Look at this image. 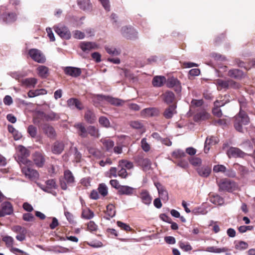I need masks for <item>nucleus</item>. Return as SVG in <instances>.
Returning a JSON list of instances; mask_svg holds the SVG:
<instances>
[{
    "label": "nucleus",
    "instance_id": "obj_16",
    "mask_svg": "<svg viewBox=\"0 0 255 255\" xmlns=\"http://www.w3.org/2000/svg\"><path fill=\"white\" fill-rule=\"evenodd\" d=\"M37 83V79L35 78H28L20 80L22 86L32 88H34Z\"/></svg>",
    "mask_w": 255,
    "mask_h": 255
},
{
    "label": "nucleus",
    "instance_id": "obj_61",
    "mask_svg": "<svg viewBox=\"0 0 255 255\" xmlns=\"http://www.w3.org/2000/svg\"><path fill=\"white\" fill-rule=\"evenodd\" d=\"M253 229V226H241L238 228V230L241 233H244L247 231H251Z\"/></svg>",
    "mask_w": 255,
    "mask_h": 255
},
{
    "label": "nucleus",
    "instance_id": "obj_60",
    "mask_svg": "<svg viewBox=\"0 0 255 255\" xmlns=\"http://www.w3.org/2000/svg\"><path fill=\"white\" fill-rule=\"evenodd\" d=\"M98 46L95 43L84 42L82 43L81 48H97Z\"/></svg>",
    "mask_w": 255,
    "mask_h": 255
},
{
    "label": "nucleus",
    "instance_id": "obj_42",
    "mask_svg": "<svg viewBox=\"0 0 255 255\" xmlns=\"http://www.w3.org/2000/svg\"><path fill=\"white\" fill-rule=\"evenodd\" d=\"M94 216V213L89 209L86 208L83 210L82 216L83 218L86 219H91L93 218Z\"/></svg>",
    "mask_w": 255,
    "mask_h": 255
},
{
    "label": "nucleus",
    "instance_id": "obj_46",
    "mask_svg": "<svg viewBox=\"0 0 255 255\" xmlns=\"http://www.w3.org/2000/svg\"><path fill=\"white\" fill-rule=\"evenodd\" d=\"M179 246L185 252H188L192 249L191 246L187 242H180Z\"/></svg>",
    "mask_w": 255,
    "mask_h": 255
},
{
    "label": "nucleus",
    "instance_id": "obj_33",
    "mask_svg": "<svg viewBox=\"0 0 255 255\" xmlns=\"http://www.w3.org/2000/svg\"><path fill=\"white\" fill-rule=\"evenodd\" d=\"M77 3L80 8L84 10H89L92 7L90 0H77Z\"/></svg>",
    "mask_w": 255,
    "mask_h": 255
},
{
    "label": "nucleus",
    "instance_id": "obj_7",
    "mask_svg": "<svg viewBox=\"0 0 255 255\" xmlns=\"http://www.w3.org/2000/svg\"><path fill=\"white\" fill-rule=\"evenodd\" d=\"M53 28L56 33L62 38L69 39L71 37V33L67 27L65 26L58 27L54 26Z\"/></svg>",
    "mask_w": 255,
    "mask_h": 255
},
{
    "label": "nucleus",
    "instance_id": "obj_23",
    "mask_svg": "<svg viewBox=\"0 0 255 255\" xmlns=\"http://www.w3.org/2000/svg\"><path fill=\"white\" fill-rule=\"evenodd\" d=\"M64 145L62 142L56 141L52 146V152L54 154H59L63 151Z\"/></svg>",
    "mask_w": 255,
    "mask_h": 255
},
{
    "label": "nucleus",
    "instance_id": "obj_5",
    "mask_svg": "<svg viewBox=\"0 0 255 255\" xmlns=\"http://www.w3.org/2000/svg\"><path fill=\"white\" fill-rule=\"evenodd\" d=\"M29 54L33 60L38 63H43L46 60L44 55L38 49H30Z\"/></svg>",
    "mask_w": 255,
    "mask_h": 255
},
{
    "label": "nucleus",
    "instance_id": "obj_17",
    "mask_svg": "<svg viewBox=\"0 0 255 255\" xmlns=\"http://www.w3.org/2000/svg\"><path fill=\"white\" fill-rule=\"evenodd\" d=\"M219 142V139L216 137H207L205 142L204 152L208 153L210 150V146L215 145Z\"/></svg>",
    "mask_w": 255,
    "mask_h": 255
},
{
    "label": "nucleus",
    "instance_id": "obj_50",
    "mask_svg": "<svg viewBox=\"0 0 255 255\" xmlns=\"http://www.w3.org/2000/svg\"><path fill=\"white\" fill-rule=\"evenodd\" d=\"M89 153L97 158H100L102 156V152L98 149L95 148H90Z\"/></svg>",
    "mask_w": 255,
    "mask_h": 255
},
{
    "label": "nucleus",
    "instance_id": "obj_54",
    "mask_svg": "<svg viewBox=\"0 0 255 255\" xmlns=\"http://www.w3.org/2000/svg\"><path fill=\"white\" fill-rule=\"evenodd\" d=\"M226 167L223 165H216L213 167V171L215 172L224 173L226 171Z\"/></svg>",
    "mask_w": 255,
    "mask_h": 255
},
{
    "label": "nucleus",
    "instance_id": "obj_55",
    "mask_svg": "<svg viewBox=\"0 0 255 255\" xmlns=\"http://www.w3.org/2000/svg\"><path fill=\"white\" fill-rule=\"evenodd\" d=\"M178 83L179 81L177 79L171 78L168 80L167 85L168 87H173L175 86H176L177 84H178Z\"/></svg>",
    "mask_w": 255,
    "mask_h": 255
},
{
    "label": "nucleus",
    "instance_id": "obj_26",
    "mask_svg": "<svg viewBox=\"0 0 255 255\" xmlns=\"http://www.w3.org/2000/svg\"><path fill=\"white\" fill-rule=\"evenodd\" d=\"M176 106L175 104L170 105L166 108L164 112L163 115L166 119L171 118L176 112Z\"/></svg>",
    "mask_w": 255,
    "mask_h": 255
},
{
    "label": "nucleus",
    "instance_id": "obj_10",
    "mask_svg": "<svg viewBox=\"0 0 255 255\" xmlns=\"http://www.w3.org/2000/svg\"><path fill=\"white\" fill-rule=\"evenodd\" d=\"M135 192V188L127 185H122L118 190L119 194L121 195L131 196L134 194Z\"/></svg>",
    "mask_w": 255,
    "mask_h": 255
},
{
    "label": "nucleus",
    "instance_id": "obj_32",
    "mask_svg": "<svg viewBox=\"0 0 255 255\" xmlns=\"http://www.w3.org/2000/svg\"><path fill=\"white\" fill-rule=\"evenodd\" d=\"M3 20L6 23H11L16 19V14L13 12L5 13L2 16Z\"/></svg>",
    "mask_w": 255,
    "mask_h": 255
},
{
    "label": "nucleus",
    "instance_id": "obj_38",
    "mask_svg": "<svg viewBox=\"0 0 255 255\" xmlns=\"http://www.w3.org/2000/svg\"><path fill=\"white\" fill-rule=\"evenodd\" d=\"M45 183L47 188L45 189L46 190V192L51 193L52 189L56 188L57 185L54 179L48 180Z\"/></svg>",
    "mask_w": 255,
    "mask_h": 255
},
{
    "label": "nucleus",
    "instance_id": "obj_36",
    "mask_svg": "<svg viewBox=\"0 0 255 255\" xmlns=\"http://www.w3.org/2000/svg\"><path fill=\"white\" fill-rule=\"evenodd\" d=\"M46 91L45 89H37L36 90H30L28 93V97L29 98H33L41 95L46 94Z\"/></svg>",
    "mask_w": 255,
    "mask_h": 255
},
{
    "label": "nucleus",
    "instance_id": "obj_12",
    "mask_svg": "<svg viewBox=\"0 0 255 255\" xmlns=\"http://www.w3.org/2000/svg\"><path fill=\"white\" fill-rule=\"evenodd\" d=\"M74 127L77 129L78 135L82 138H86L88 136L87 128L84 126L82 123H76Z\"/></svg>",
    "mask_w": 255,
    "mask_h": 255
},
{
    "label": "nucleus",
    "instance_id": "obj_52",
    "mask_svg": "<svg viewBox=\"0 0 255 255\" xmlns=\"http://www.w3.org/2000/svg\"><path fill=\"white\" fill-rule=\"evenodd\" d=\"M154 109L151 108H148L143 109L141 114L143 116H152Z\"/></svg>",
    "mask_w": 255,
    "mask_h": 255
},
{
    "label": "nucleus",
    "instance_id": "obj_19",
    "mask_svg": "<svg viewBox=\"0 0 255 255\" xmlns=\"http://www.w3.org/2000/svg\"><path fill=\"white\" fill-rule=\"evenodd\" d=\"M139 197L143 204L148 206L151 204L152 197L147 191L145 190H142Z\"/></svg>",
    "mask_w": 255,
    "mask_h": 255
},
{
    "label": "nucleus",
    "instance_id": "obj_21",
    "mask_svg": "<svg viewBox=\"0 0 255 255\" xmlns=\"http://www.w3.org/2000/svg\"><path fill=\"white\" fill-rule=\"evenodd\" d=\"M84 119L88 123L93 124L96 121L97 117L93 111L87 110L85 113Z\"/></svg>",
    "mask_w": 255,
    "mask_h": 255
},
{
    "label": "nucleus",
    "instance_id": "obj_39",
    "mask_svg": "<svg viewBox=\"0 0 255 255\" xmlns=\"http://www.w3.org/2000/svg\"><path fill=\"white\" fill-rule=\"evenodd\" d=\"M107 102L112 105L118 106L122 105L124 103V101L120 99L115 98L112 97L107 96Z\"/></svg>",
    "mask_w": 255,
    "mask_h": 255
},
{
    "label": "nucleus",
    "instance_id": "obj_29",
    "mask_svg": "<svg viewBox=\"0 0 255 255\" xmlns=\"http://www.w3.org/2000/svg\"><path fill=\"white\" fill-rule=\"evenodd\" d=\"M215 83L217 87L218 90H221L222 89H228L229 85L227 80H224L221 79H218L215 81Z\"/></svg>",
    "mask_w": 255,
    "mask_h": 255
},
{
    "label": "nucleus",
    "instance_id": "obj_8",
    "mask_svg": "<svg viewBox=\"0 0 255 255\" xmlns=\"http://www.w3.org/2000/svg\"><path fill=\"white\" fill-rule=\"evenodd\" d=\"M13 207L11 204L9 202H5L2 203L1 209L0 210V217L6 215H10L13 213Z\"/></svg>",
    "mask_w": 255,
    "mask_h": 255
},
{
    "label": "nucleus",
    "instance_id": "obj_34",
    "mask_svg": "<svg viewBox=\"0 0 255 255\" xmlns=\"http://www.w3.org/2000/svg\"><path fill=\"white\" fill-rule=\"evenodd\" d=\"M100 142L104 145L108 151H110L114 146V142L109 139L102 138Z\"/></svg>",
    "mask_w": 255,
    "mask_h": 255
},
{
    "label": "nucleus",
    "instance_id": "obj_1",
    "mask_svg": "<svg viewBox=\"0 0 255 255\" xmlns=\"http://www.w3.org/2000/svg\"><path fill=\"white\" fill-rule=\"evenodd\" d=\"M250 122L248 116L244 111H240L235 117L234 123L235 128L239 132H243V126L248 125Z\"/></svg>",
    "mask_w": 255,
    "mask_h": 255
},
{
    "label": "nucleus",
    "instance_id": "obj_49",
    "mask_svg": "<svg viewBox=\"0 0 255 255\" xmlns=\"http://www.w3.org/2000/svg\"><path fill=\"white\" fill-rule=\"evenodd\" d=\"M119 166L125 167L127 169H131L133 167V164L131 162L126 160H121L119 161Z\"/></svg>",
    "mask_w": 255,
    "mask_h": 255
},
{
    "label": "nucleus",
    "instance_id": "obj_62",
    "mask_svg": "<svg viewBox=\"0 0 255 255\" xmlns=\"http://www.w3.org/2000/svg\"><path fill=\"white\" fill-rule=\"evenodd\" d=\"M107 52L112 56H117L121 53L120 49H106Z\"/></svg>",
    "mask_w": 255,
    "mask_h": 255
},
{
    "label": "nucleus",
    "instance_id": "obj_48",
    "mask_svg": "<svg viewBox=\"0 0 255 255\" xmlns=\"http://www.w3.org/2000/svg\"><path fill=\"white\" fill-rule=\"evenodd\" d=\"M2 241L5 243L7 247L12 248L14 240L11 237L8 236H5L2 238Z\"/></svg>",
    "mask_w": 255,
    "mask_h": 255
},
{
    "label": "nucleus",
    "instance_id": "obj_9",
    "mask_svg": "<svg viewBox=\"0 0 255 255\" xmlns=\"http://www.w3.org/2000/svg\"><path fill=\"white\" fill-rule=\"evenodd\" d=\"M227 154L229 158L244 157L246 153L237 147H231L227 151Z\"/></svg>",
    "mask_w": 255,
    "mask_h": 255
},
{
    "label": "nucleus",
    "instance_id": "obj_40",
    "mask_svg": "<svg viewBox=\"0 0 255 255\" xmlns=\"http://www.w3.org/2000/svg\"><path fill=\"white\" fill-rule=\"evenodd\" d=\"M107 96L103 95H96L93 97V102L95 104H103L107 102Z\"/></svg>",
    "mask_w": 255,
    "mask_h": 255
},
{
    "label": "nucleus",
    "instance_id": "obj_25",
    "mask_svg": "<svg viewBox=\"0 0 255 255\" xmlns=\"http://www.w3.org/2000/svg\"><path fill=\"white\" fill-rule=\"evenodd\" d=\"M67 105L70 108H76L78 110H82L83 106L81 103L77 99L71 98L67 101Z\"/></svg>",
    "mask_w": 255,
    "mask_h": 255
},
{
    "label": "nucleus",
    "instance_id": "obj_18",
    "mask_svg": "<svg viewBox=\"0 0 255 255\" xmlns=\"http://www.w3.org/2000/svg\"><path fill=\"white\" fill-rule=\"evenodd\" d=\"M36 70L38 75L41 78H46L49 75V69L44 65H39Z\"/></svg>",
    "mask_w": 255,
    "mask_h": 255
},
{
    "label": "nucleus",
    "instance_id": "obj_63",
    "mask_svg": "<svg viewBox=\"0 0 255 255\" xmlns=\"http://www.w3.org/2000/svg\"><path fill=\"white\" fill-rule=\"evenodd\" d=\"M224 174L226 176L232 178L235 177L236 175V172L234 170L232 169H227V168L224 172Z\"/></svg>",
    "mask_w": 255,
    "mask_h": 255
},
{
    "label": "nucleus",
    "instance_id": "obj_27",
    "mask_svg": "<svg viewBox=\"0 0 255 255\" xmlns=\"http://www.w3.org/2000/svg\"><path fill=\"white\" fill-rule=\"evenodd\" d=\"M88 134L95 138H98L100 136V133L98 128L93 126H89L87 127Z\"/></svg>",
    "mask_w": 255,
    "mask_h": 255
},
{
    "label": "nucleus",
    "instance_id": "obj_35",
    "mask_svg": "<svg viewBox=\"0 0 255 255\" xmlns=\"http://www.w3.org/2000/svg\"><path fill=\"white\" fill-rule=\"evenodd\" d=\"M9 75L20 83V80L22 79V78L27 76V74L24 71H15L10 72Z\"/></svg>",
    "mask_w": 255,
    "mask_h": 255
},
{
    "label": "nucleus",
    "instance_id": "obj_20",
    "mask_svg": "<svg viewBox=\"0 0 255 255\" xmlns=\"http://www.w3.org/2000/svg\"><path fill=\"white\" fill-rule=\"evenodd\" d=\"M33 159L36 165L39 167H42L45 162L43 155L42 153L38 152H36L33 155Z\"/></svg>",
    "mask_w": 255,
    "mask_h": 255
},
{
    "label": "nucleus",
    "instance_id": "obj_2",
    "mask_svg": "<svg viewBox=\"0 0 255 255\" xmlns=\"http://www.w3.org/2000/svg\"><path fill=\"white\" fill-rule=\"evenodd\" d=\"M31 163L20 165L22 173L25 177L31 180H36L39 177L38 172L30 166Z\"/></svg>",
    "mask_w": 255,
    "mask_h": 255
},
{
    "label": "nucleus",
    "instance_id": "obj_45",
    "mask_svg": "<svg viewBox=\"0 0 255 255\" xmlns=\"http://www.w3.org/2000/svg\"><path fill=\"white\" fill-rule=\"evenodd\" d=\"M140 143L141 148L144 151L147 152L150 150V145L147 142V139L146 138H143L141 139Z\"/></svg>",
    "mask_w": 255,
    "mask_h": 255
},
{
    "label": "nucleus",
    "instance_id": "obj_11",
    "mask_svg": "<svg viewBox=\"0 0 255 255\" xmlns=\"http://www.w3.org/2000/svg\"><path fill=\"white\" fill-rule=\"evenodd\" d=\"M43 132L50 138L54 139L56 136V132L54 128L48 125L44 124L42 127Z\"/></svg>",
    "mask_w": 255,
    "mask_h": 255
},
{
    "label": "nucleus",
    "instance_id": "obj_41",
    "mask_svg": "<svg viewBox=\"0 0 255 255\" xmlns=\"http://www.w3.org/2000/svg\"><path fill=\"white\" fill-rule=\"evenodd\" d=\"M99 122L101 126L106 128H109L111 127L110 121L104 116H101L99 118Z\"/></svg>",
    "mask_w": 255,
    "mask_h": 255
},
{
    "label": "nucleus",
    "instance_id": "obj_13",
    "mask_svg": "<svg viewBox=\"0 0 255 255\" xmlns=\"http://www.w3.org/2000/svg\"><path fill=\"white\" fill-rule=\"evenodd\" d=\"M65 73L69 76L77 77L81 74V70L80 68L74 67H66L64 69Z\"/></svg>",
    "mask_w": 255,
    "mask_h": 255
},
{
    "label": "nucleus",
    "instance_id": "obj_57",
    "mask_svg": "<svg viewBox=\"0 0 255 255\" xmlns=\"http://www.w3.org/2000/svg\"><path fill=\"white\" fill-rule=\"evenodd\" d=\"M228 82L229 85V89H239L240 88V84L238 83L233 81V80L229 79L228 80Z\"/></svg>",
    "mask_w": 255,
    "mask_h": 255
},
{
    "label": "nucleus",
    "instance_id": "obj_3",
    "mask_svg": "<svg viewBox=\"0 0 255 255\" xmlns=\"http://www.w3.org/2000/svg\"><path fill=\"white\" fill-rule=\"evenodd\" d=\"M75 178L72 173L69 170H66L64 173V177L60 179L61 188L66 190L67 189V185L72 186L74 183Z\"/></svg>",
    "mask_w": 255,
    "mask_h": 255
},
{
    "label": "nucleus",
    "instance_id": "obj_64",
    "mask_svg": "<svg viewBox=\"0 0 255 255\" xmlns=\"http://www.w3.org/2000/svg\"><path fill=\"white\" fill-rule=\"evenodd\" d=\"M191 164L194 166H197L201 163L202 160L198 157H193L190 160Z\"/></svg>",
    "mask_w": 255,
    "mask_h": 255
},
{
    "label": "nucleus",
    "instance_id": "obj_30",
    "mask_svg": "<svg viewBox=\"0 0 255 255\" xmlns=\"http://www.w3.org/2000/svg\"><path fill=\"white\" fill-rule=\"evenodd\" d=\"M42 114L43 115L44 118L47 121H55L60 119L59 115L53 112H50L47 114L42 113Z\"/></svg>",
    "mask_w": 255,
    "mask_h": 255
},
{
    "label": "nucleus",
    "instance_id": "obj_24",
    "mask_svg": "<svg viewBox=\"0 0 255 255\" xmlns=\"http://www.w3.org/2000/svg\"><path fill=\"white\" fill-rule=\"evenodd\" d=\"M162 99L165 103L169 104L173 102L175 95L172 92L167 91L162 95Z\"/></svg>",
    "mask_w": 255,
    "mask_h": 255
},
{
    "label": "nucleus",
    "instance_id": "obj_44",
    "mask_svg": "<svg viewBox=\"0 0 255 255\" xmlns=\"http://www.w3.org/2000/svg\"><path fill=\"white\" fill-rule=\"evenodd\" d=\"M98 190L99 193L103 196L105 197L106 195H107L108 193V188L105 184H104V183L100 184L99 185Z\"/></svg>",
    "mask_w": 255,
    "mask_h": 255
},
{
    "label": "nucleus",
    "instance_id": "obj_53",
    "mask_svg": "<svg viewBox=\"0 0 255 255\" xmlns=\"http://www.w3.org/2000/svg\"><path fill=\"white\" fill-rule=\"evenodd\" d=\"M248 244L244 241H240L235 245V248L237 250H243L247 249Z\"/></svg>",
    "mask_w": 255,
    "mask_h": 255
},
{
    "label": "nucleus",
    "instance_id": "obj_15",
    "mask_svg": "<svg viewBox=\"0 0 255 255\" xmlns=\"http://www.w3.org/2000/svg\"><path fill=\"white\" fill-rule=\"evenodd\" d=\"M154 184L158 190L159 197L163 201L166 202L168 200L167 191L159 183H155Z\"/></svg>",
    "mask_w": 255,
    "mask_h": 255
},
{
    "label": "nucleus",
    "instance_id": "obj_4",
    "mask_svg": "<svg viewBox=\"0 0 255 255\" xmlns=\"http://www.w3.org/2000/svg\"><path fill=\"white\" fill-rule=\"evenodd\" d=\"M29 155V151L25 147L22 145L18 146L17 160L20 164L31 163L30 160L27 159Z\"/></svg>",
    "mask_w": 255,
    "mask_h": 255
},
{
    "label": "nucleus",
    "instance_id": "obj_37",
    "mask_svg": "<svg viewBox=\"0 0 255 255\" xmlns=\"http://www.w3.org/2000/svg\"><path fill=\"white\" fill-rule=\"evenodd\" d=\"M106 217L105 218L107 220H110L111 218H113L115 216L116 211L115 210V207L113 204H109L107 206V212L106 213Z\"/></svg>",
    "mask_w": 255,
    "mask_h": 255
},
{
    "label": "nucleus",
    "instance_id": "obj_22",
    "mask_svg": "<svg viewBox=\"0 0 255 255\" xmlns=\"http://www.w3.org/2000/svg\"><path fill=\"white\" fill-rule=\"evenodd\" d=\"M228 75L233 78L241 79L244 76L243 72L238 69H233L229 71Z\"/></svg>",
    "mask_w": 255,
    "mask_h": 255
},
{
    "label": "nucleus",
    "instance_id": "obj_43",
    "mask_svg": "<svg viewBox=\"0 0 255 255\" xmlns=\"http://www.w3.org/2000/svg\"><path fill=\"white\" fill-rule=\"evenodd\" d=\"M27 132L31 137L35 138L37 133V128L33 125H30L27 128Z\"/></svg>",
    "mask_w": 255,
    "mask_h": 255
},
{
    "label": "nucleus",
    "instance_id": "obj_47",
    "mask_svg": "<svg viewBox=\"0 0 255 255\" xmlns=\"http://www.w3.org/2000/svg\"><path fill=\"white\" fill-rule=\"evenodd\" d=\"M129 125L131 128L135 129H141L143 127L142 123L139 121H130Z\"/></svg>",
    "mask_w": 255,
    "mask_h": 255
},
{
    "label": "nucleus",
    "instance_id": "obj_58",
    "mask_svg": "<svg viewBox=\"0 0 255 255\" xmlns=\"http://www.w3.org/2000/svg\"><path fill=\"white\" fill-rule=\"evenodd\" d=\"M85 34L80 30H75L73 32V37L76 39H81L84 38Z\"/></svg>",
    "mask_w": 255,
    "mask_h": 255
},
{
    "label": "nucleus",
    "instance_id": "obj_51",
    "mask_svg": "<svg viewBox=\"0 0 255 255\" xmlns=\"http://www.w3.org/2000/svg\"><path fill=\"white\" fill-rule=\"evenodd\" d=\"M22 219L24 221L27 222H33L35 219L33 215L30 213L23 214L22 215Z\"/></svg>",
    "mask_w": 255,
    "mask_h": 255
},
{
    "label": "nucleus",
    "instance_id": "obj_14",
    "mask_svg": "<svg viewBox=\"0 0 255 255\" xmlns=\"http://www.w3.org/2000/svg\"><path fill=\"white\" fill-rule=\"evenodd\" d=\"M197 171L199 175L203 177H207L211 172V166L203 165L197 168Z\"/></svg>",
    "mask_w": 255,
    "mask_h": 255
},
{
    "label": "nucleus",
    "instance_id": "obj_31",
    "mask_svg": "<svg viewBox=\"0 0 255 255\" xmlns=\"http://www.w3.org/2000/svg\"><path fill=\"white\" fill-rule=\"evenodd\" d=\"M228 250V249L226 247L219 248L215 246H210L206 248L205 251L209 253L219 254L227 252Z\"/></svg>",
    "mask_w": 255,
    "mask_h": 255
},
{
    "label": "nucleus",
    "instance_id": "obj_59",
    "mask_svg": "<svg viewBox=\"0 0 255 255\" xmlns=\"http://www.w3.org/2000/svg\"><path fill=\"white\" fill-rule=\"evenodd\" d=\"M117 224L118 227L126 231L131 230V228L129 227V226L124 223H123L121 221H118Z\"/></svg>",
    "mask_w": 255,
    "mask_h": 255
},
{
    "label": "nucleus",
    "instance_id": "obj_28",
    "mask_svg": "<svg viewBox=\"0 0 255 255\" xmlns=\"http://www.w3.org/2000/svg\"><path fill=\"white\" fill-rule=\"evenodd\" d=\"M166 81V78L164 76H156L152 80V85L154 87H161Z\"/></svg>",
    "mask_w": 255,
    "mask_h": 255
},
{
    "label": "nucleus",
    "instance_id": "obj_56",
    "mask_svg": "<svg viewBox=\"0 0 255 255\" xmlns=\"http://www.w3.org/2000/svg\"><path fill=\"white\" fill-rule=\"evenodd\" d=\"M212 113L214 116L218 118H220L222 116V112L219 107L214 106V108L212 109Z\"/></svg>",
    "mask_w": 255,
    "mask_h": 255
},
{
    "label": "nucleus",
    "instance_id": "obj_6",
    "mask_svg": "<svg viewBox=\"0 0 255 255\" xmlns=\"http://www.w3.org/2000/svg\"><path fill=\"white\" fill-rule=\"evenodd\" d=\"M134 160L138 165L143 168V170H147L150 168L151 162L149 159L143 158L142 155H138L135 157Z\"/></svg>",
    "mask_w": 255,
    "mask_h": 255
}]
</instances>
